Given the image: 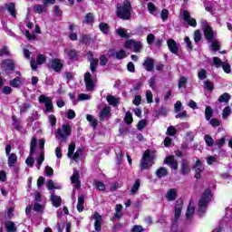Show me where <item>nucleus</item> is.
<instances>
[{
	"label": "nucleus",
	"mask_w": 232,
	"mask_h": 232,
	"mask_svg": "<svg viewBox=\"0 0 232 232\" xmlns=\"http://www.w3.org/2000/svg\"><path fill=\"white\" fill-rule=\"evenodd\" d=\"M116 34L122 39H130V35L126 34V30H124V28H119L116 31Z\"/></svg>",
	"instance_id": "obj_44"
},
{
	"label": "nucleus",
	"mask_w": 232,
	"mask_h": 232,
	"mask_svg": "<svg viewBox=\"0 0 232 232\" xmlns=\"http://www.w3.org/2000/svg\"><path fill=\"white\" fill-rule=\"evenodd\" d=\"M204 140L207 146L209 148L213 147V144H215V140H213V137H211L209 134L205 135Z\"/></svg>",
	"instance_id": "obj_40"
},
{
	"label": "nucleus",
	"mask_w": 232,
	"mask_h": 232,
	"mask_svg": "<svg viewBox=\"0 0 232 232\" xmlns=\"http://www.w3.org/2000/svg\"><path fill=\"white\" fill-rule=\"evenodd\" d=\"M51 202L54 208H61V204H63V198H61V196L52 194Z\"/></svg>",
	"instance_id": "obj_18"
},
{
	"label": "nucleus",
	"mask_w": 232,
	"mask_h": 232,
	"mask_svg": "<svg viewBox=\"0 0 232 232\" xmlns=\"http://www.w3.org/2000/svg\"><path fill=\"white\" fill-rule=\"evenodd\" d=\"M204 85L208 92H213L215 90V84L209 80L205 81Z\"/></svg>",
	"instance_id": "obj_43"
},
{
	"label": "nucleus",
	"mask_w": 232,
	"mask_h": 232,
	"mask_svg": "<svg viewBox=\"0 0 232 232\" xmlns=\"http://www.w3.org/2000/svg\"><path fill=\"white\" fill-rule=\"evenodd\" d=\"M48 68H50L53 72L56 73H61L63 72V64L61 59L59 58H53L50 60L49 63L47 64Z\"/></svg>",
	"instance_id": "obj_6"
},
{
	"label": "nucleus",
	"mask_w": 232,
	"mask_h": 232,
	"mask_svg": "<svg viewBox=\"0 0 232 232\" xmlns=\"http://www.w3.org/2000/svg\"><path fill=\"white\" fill-rule=\"evenodd\" d=\"M231 107L227 106L224 108L223 111H222V118L224 120L227 119L230 115H231Z\"/></svg>",
	"instance_id": "obj_45"
},
{
	"label": "nucleus",
	"mask_w": 232,
	"mask_h": 232,
	"mask_svg": "<svg viewBox=\"0 0 232 232\" xmlns=\"http://www.w3.org/2000/svg\"><path fill=\"white\" fill-rule=\"evenodd\" d=\"M30 108H32V104L25 102L20 108V112L26 113V111H28V110H30Z\"/></svg>",
	"instance_id": "obj_58"
},
{
	"label": "nucleus",
	"mask_w": 232,
	"mask_h": 232,
	"mask_svg": "<svg viewBox=\"0 0 232 232\" xmlns=\"http://www.w3.org/2000/svg\"><path fill=\"white\" fill-rule=\"evenodd\" d=\"M231 100V95L227 92H224L218 97V102H229Z\"/></svg>",
	"instance_id": "obj_32"
},
{
	"label": "nucleus",
	"mask_w": 232,
	"mask_h": 232,
	"mask_svg": "<svg viewBox=\"0 0 232 232\" xmlns=\"http://www.w3.org/2000/svg\"><path fill=\"white\" fill-rule=\"evenodd\" d=\"M86 119L88 122L91 123L92 128H93V130H97V126H99V121H97V119H93L92 114H87Z\"/></svg>",
	"instance_id": "obj_24"
},
{
	"label": "nucleus",
	"mask_w": 232,
	"mask_h": 232,
	"mask_svg": "<svg viewBox=\"0 0 232 232\" xmlns=\"http://www.w3.org/2000/svg\"><path fill=\"white\" fill-rule=\"evenodd\" d=\"M222 124V121H220L217 118H212L210 120V125L213 127V128H218V126H220Z\"/></svg>",
	"instance_id": "obj_52"
},
{
	"label": "nucleus",
	"mask_w": 232,
	"mask_h": 232,
	"mask_svg": "<svg viewBox=\"0 0 232 232\" xmlns=\"http://www.w3.org/2000/svg\"><path fill=\"white\" fill-rule=\"evenodd\" d=\"M133 52L135 53H140L141 50H142V42L140 41H136L134 42V45H133Z\"/></svg>",
	"instance_id": "obj_39"
},
{
	"label": "nucleus",
	"mask_w": 232,
	"mask_h": 232,
	"mask_svg": "<svg viewBox=\"0 0 232 232\" xmlns=\"http://www.w3.org/2000/svg\"><path fill=\"white\" fill-rule=\"evenodd\" d=\"M142 160H140V170L144 171V169H150L151 166H153V156L150 150H147L143 152Z\"/></svg>",
	"instance_id": "obj_4"
},
{
	"label": "nucleus",
	"mask_w": 232,
	"mask_h": 232,
	"mask_svg": "<svg viewBox=\"0 0 232 232\" xmlns=\"http://www.w3.org/2000/svg\"><path fill=\"white\" fill-rule=\"evenodd\" d=\"M140 102H142V96L136 95L134 97V100L132 101V103L134 104V106H140Z\"/></svg>",
	"instance_id": "obj_62"
},
{
	"label": "nucleus",
	"mask_w": 232,
	"mask_h": 232,
	"mask_svg": "<svg viewBox=\"0 0 232 232\" xmlns=\"http://www.w3.org/2000/svg\"><path fill=\"white\" fill-rule=\"evenodd\" d=\"M188 82V78H186L185 76H181L179 80V83L178 86L179 88H184V86H186Z\"/></svg>",
	"instance_id": "obj_56"
},
{
	"label": "nucleus",
	"mask_w": 232,
	"mask_h": 232,
	"mask_svg": "<svg viewBox=\"0 0 232 232\" xmlns=\"http://www.w3.org/2000/svg\"><path fill=\"white\" fill-rule=\"evenodd\" d=\"M167 46L171 53L177 55L179 53V44L174 39H169L167 41Z\"/></svg>",
	"instance_id": "obj_12"
},
{
	"label": "nucleus",
	"mask_w": 232,
	"mask_h": 232,
	"mask_svg": "<svg viewBox=\"0 0 232 232\" xmlns=\"http://www.w3.org/2000/svg\"><path fill=\"white\" fill-rule=\"evenodd\" d=\"M6 55L10 57V51L8 50V46L4 45L2 49H0V57Z\"/></svg>",
	"instance_id": "obj_49"
},
{
	"label": "nucleus",
	"mask_w": 232,
	"mask_h": 232,
	"mask_svg": "<svg viewBox=\"0 0 232 232\" xmlns=\"http://www.w3.org/2000/svg\"><path fill=\"white\" fill-rule=\"evenodd\" d=\"M203 33L205 38L208 43H213V39H215V32L213 31V27L211 25L207 24L203 27Z\"/></svg>",
	"instance_id": "obj_9"
},
{
	"label": "nucleus",
	"mask_w": 232,
	"mask_h": 232,
	"mask_svg": "<svg viewBox=\"0 0 232 232\" xmlns=\"http://www.w3.org/2000/svg\"><path fill=\"white\" fill-rule=\"evenodd\" d=\"M1 68H4L5 70L8 72H14L15 71V63L14 60L7 58L2 61Z\"/></svg>",
	"instance_id": "obj_10"
},
{
	"label": "nucleus",
	"mask_w": 232,
	"mask_h": 232,
	"mask_svg": "<svg viewBox=\"0 0 232 232\" xmlns=\"http://www.w3.org/2000/svg\"><path fill=\"white\" fill-rule=\"evenodd\" d=\"M94 229L95 231H101L102 229V225H101V222H102V216H101L99 214V212H95L94 215Z\"/></svg>",
	"instance_id": "obj_17"
},
{
	"label": "nucleus",
	"mask_w": 232,
	"mask_h": 232,
	"mask_svg": "<svg viewBox=\"0 0 232 232\" xmlns=\"http://www.w3.org/2000/svg\"><path fill=\"white\" fill-rule=\"evenodd\" d=\"M34 11L35 12V14H43L44 12H47V9L44 5H36L34 6Z\"/></svg>",
	"instance_id": "obj_37"
},
{
	"label": "nucleus",
	"mask_w": 232,
	"mask_h": 232,
	"mask_svg": "<svg viewBox=\"0 0 232 232\" xmlns=\"http://www.w3.org/2000/svg\"><path fill=\"white\" fill-rule=\"evenodd\" d=\"M147 8L150 14H151L152 15H157V6H155V4H153L152 2H150L147 5Z\"/></svg>",
	"instance_id": "obj_36"
},
{
	"label": "nucleus",
	"mask_w": 232,
	"mask_h": 232,
	"mask_svg": "<svg viewBox=\"0 0 232 232\" xmlns=\"http://www.w3.org/2000/svg\"><path fill=\"white\" fill-rule=\"evenodd\" d=\"M7 164H8L9 168H14V166H15V164H17V154L11 153L8 156Z\"/></svg>",
	"instance_id": "obj_21"
},
{
	"label": "nucleus",
	"mask_w": 232,
	"mask_h": 232,
	"mask_svg": "<svg viewBox=\"0 0 232 232\" xmlns=\"http://www.w3.org/2000/svg\"><path fill=\"white\" fill-rule=\"evenodd\" d=\"M93 39H92V36L90 34H82L81 39L79 40V43L82 44H86L88 46Z\"/></svg>",
	"instance_id": "obj_25"
},
{
	"label": "nucleus",
	"mask_w": 232,
	"mask_h": 232,
	"mask_svg": "<svg viewBox=\"0 0 232 232\" xmlns=\"http://www.w3.org/2000/svg\"><path fill=\"white\" fill-rule=\"evenodd\" d=\"M80 53H81V52L76 51L75 49H70L67 55L70 59V61H72L73 63H75V61H79Z\"/></svg>",
	"instance_id": "obj_19"
},
{
	"label": "nucleus",
	"mask_w": 232,
	"mask_h": 232,
	"mask_svg": "<svg viewBox=\"0 0 232 232\" xmlns=\"http://www.w3.org/2000/svg\"><path fill=\"white\" fill-rule=\"evenodd\" d=\"M5 6L7 8V12H9L12 17H17V11H15L14 3L5 4Z\"/></svg>",
	"instance_id": "obj_23"
},
{
	"label": "nucleus",
	"mask_w": 232,
	"mask_h": 232,
	"mask_svg": "<svg viewBox=\"0 0 232 232\" xmlns=\"http://www.w3.org/2000/svg\"><path fill=\"white\" fill-rule=\"evenodd\" d=\"M100 64L101 66H106V64H108V57H106L104 54L100 56Z\"/></svg>",
	"instance_id": "obj_64"
},
{
	"label": "nucleus",
	"mask_w": 232,
	"mask_h": 232,
	"mask_svg": "<svg viewBox=\"0 0 232 232\" xmlns=\"http://www.w3.org/2000/svg\"><path fill=\"white\" fill-rule=\"evenodd\" d=\"M80 179H81V174H79V172L77 171L73 172V174L71 177L72 184H77Z\"/></svg>",
	"instance_id": "obj_46"
},
{
	"label": "nucleus",
	"mask_w": 232,
	"mask_h": 232,
	"mask_svg": "<svg viewBox=\"0 0 232 232\" xmlns=\"http://www.w3.org/2000/svg\"><path fill=\"white\" fill-rule=\"evenodd\" d=\"M160 17L162 21H168L169 19V11L168 9H162Z\"/></svg>",
	"instance_id": "obj_50"
},
{
	"label": "nucleus",
	"mask_w": 232,
	"mask_h": 232,
	"mask_svg": "<svg viewBox=\"0 0 232 232\" xmlns=\"http://www.w3.org/2000/svg\"><path fill=\"white\" fill-rule=\"evenodd\" d=\"M139 188H140V180L137 179L135 183L133 184L132 188H130V193L135 195L137 191H139Z\"/></svg>",
	"instance_id": "obj_47"
},
{
	"label": "nucleus",
	"mask_w": 232,
	"mask_h": 232,
	"mask_svg": "<svg viewBox=\"0 0 232 232\" xmlns=\"http://www.w3.org/2000/svg\"><path fill=\"white\" fill-rule=\"evenodd\" d=\"M143 66L147 72H153V68H155V60L150 57L146 58Z\"/></svg>",
	"instance_id": "obj_14"
},
{
	"label": "nucleus",
	"mask_w": 232,
	"mask_h": 232,
	"mask_svg": "<svg viewBox=\"0 0 232 232\" xmlns=\"http://www.w3.org/2000/svg\"><path fill=\"white\" fill-rule=\"evenodd\" d=\"M38 101L41 102V104H46L49 101H51V99L50 97L42 94L39 96Z\"/></svg>",
	"instance_id": "obj_61"
},
{
	"label": "nucleus",
	"mask_w": 232,
	"mask_h": 232,
	"mask_svg": "<svg viewBox=\"0 0 232 232\" xmlns=\"http://www.w3.org/2000/svg\"><path fill=\"white\" fill-rule=\"evenodd\" d=\"M181 215H182V206L178 204L174 207V218H173L172 224H178L179 218H180Z\"/></svg>",
	"instance_id": "obj_15"
},
{
	"label": "nucleus",
	"mask_w": 232,
	"mask_h": 232,
	"mask_svg": "<svg viewBox=\"0 0 232 232\" xmlns=\"http://www.w3.org/2000/svg\"><path fill=\"white\" fill-rule=\"evenodd\" d=\"M83 81H84L85 88L87 92H93V88H95V83L93 82L92 72H85L83 75Z\"/></svg>",
	"instance_id": "obj_8"
},
{
	"label": "nucleus",
	"mask_w": 232,
	"mask_h": 232,
	"mask_svg": "<svg viewBox=\"0 0 232 232\" xmlns=\"http://www.w3.org/2000/svg\"><path fill=\"white\" fill-rule=\"evenodd\" d=\"M213 198V194L211 193L210 188H206L200 196V198L198 202V216L204 217L206 215V211H208V206H209V202H211Z\"/></svg>",
	"instance_id": "obj_1"
},
{
	"label": "nucleus",
	"mask_w": 232,
	"mask_h": 232,
	"mask_svg": "<svg viewBox=\"0 0 232 232\" xmlns=\"http://www.w3.org/2000/svg\"><path fill=\"white\" fill-rule=\"evenodd\" d=\"M178 195L177 188H170L165 195V198H167L169 202H173V200H177Z\"/></svg>",
	"instance_id": "obj_16"
},
{
	"label": "nucleus",
	"mask_w": 232,
	"mask_h": 232,
	"mask_svg": "<svg viewBox=\"0 0 232 232\" xmlns=\"http://www.w3.org/2000/svg\"><path fill=\"white\" fill-rule=\"evenodd\" d=\"M194 41L195 43H200V41H202V34L200 33V30L195 31Z\"/></svg>",
	"instance_id": "obj_53"
},
{
	"label": "nucleus",
	"mask_w": 232,
	"mask_h": 232,
	"mask_svg": "<svg viewBox=\"0 0 232 232\" xmlns=\"http://www.w3.org/2000/svg\"><path fill=\"white\" fill-rule=\"evenodd\" d=\"M156 175L158 179H164V177H168V175H169V172H168V169L165 167H160L156 170Z\"/></svg>",
	"instance_id": "obj_22"
},
{
	"label": "nucleus",
	"mask_w": 232,
	"mask_h": 232,
	"mask_svg": "<svg viewBox=\"0 0 232 232\" xmlns=\"http://www.w3.org/2000/svg\"><path fill=\"white\" fill-rule=\"evenodd\" d=\"M106 101L108 102V104H110V106H116L117 104H119V100L117 98H115V96L109 94L106 97Z\"/></svg>",
	"instance_id": "obj_28"
},
{
	"label": "nucleus",
	"mask_w": 232,
	"mask_h": 232,
	"mask_svg": "<svg viewBox=\"0 0 232 232\" xmlns=\"http://www.w3.org/2000/svg\"><path fill=\"white\" fill-rule=\"evenodd\" d=\"M5 226L7 232L17 231V227H15V223H14L13 221H6Z\"/></svg>",
	"instance_id": "obj_26"
},
{
	"label": "nucleus",
	"mask_w": 232,
	"mask_h": 232,
	"mask_svg": "<svg viewBox=\"0 0 232 232\" xmlns=\"http://www.w3.org/2000/svg\"><path fill=\"white\" fill-rule=\"evenodd\" d=\"M167 135H169L170 137H175V135H177V129H175V127L173 126H169L167 129Z\"/></svg>",
	"instance_id": "obj_54"
},
{
	"label": "nucleus",
	"mask_w": 232,
	"mask_h": 232,
	"mask_svg": "<svg viewBox=\"0 0 232 232\" xmlns=\"http://www.w3.org/2000/svg\"><path fill=\"white\" fill-rule=\"evenodd\" d=\"M192 169L196 173L194 175V179H197V180H199V179H201L202 173H203V171L205 169L204 164L202 163L200 159H198L196 160L195 164H193V166H192Z\"/></svg>",
	"instance_id": "obj_7"
},
{
	"label": "nucleus",
	"mask_w": 232,
	"mask_h": 232,
	"mask_svg": "<svg viewBox=\"0 0 232 232\" xmlns=\"http://www.w3.org/2000/svg\"><path fill=\"white\" fill-rule=\"evenodd\" d=\"M146 124H148V121H146V120H140L137 124V130H139V131H141V130H144V128H146Z\"/></svg>",
	"instance_id": "obj_55"
},
{
	"label": "nucleus",
	"mask_w": 232,
	"mask_h": 232,
	"mask_svg": "<svg viewBox=\"0 0 232 232\" xmlns=\"http://www.w3.org/2000/svg\"><path fill=\"white\" fill-rule=\"evenodd\" d=\"M94 186L98 191H106V185L100 180L94 181Z\"/></svg>",
	"instance_id": "obj_35"
},
{
	"label": "nucleus",
	"mask_w": 232,
	"mask_h": 232,
	"mask_svg": "<svg viewBox=\"0 0 232 232\" xmlns=\"http://www.w3.org/2000/svg\"><path fill=\"white\" fill-rule=\"evenodd\" d=\"M35 148H37V138L34 137L30 144L29 157L25 160V163L27 164V166H29V168H34V164L35 162V160L34 159V157H32V155L35 153Z\"/></svg>",
	"instance_id": "obj_5"
},
{
	"label": "nucleus",
	"mask_w": 232,
	"mask_h": 232,
	"mask_svg": "<svg viewBox=\"0 0 232 232\" xmlns=\"http://www.w3.org/2000/svg\"><path fill=\"white\" fill-rule=\"evenodd\" d=\"M37 64H44L46 63V55L44 54H38L36 57Z\"/></svg>",
	"instance_id": "obj_51"
},
{
	"label": "nucleus",
	"mask_w": 232,
	"mask_h": 232,
	"mask_svg": "<svg viewBox=\"0 0 232 232\" xmlns=\"http://www.w3.org/2000/svg\"><path fill=\"white\" fill-rule=\"evenodd\" d=\"M164 164H167L171 169H175L176 171L179 169V161L175 160V156L173 155L167 156V158L164 160Z\"/></svg>",
	"instance_id": "obj_11"
},
{
	"label": "nucleus",
	"mask_w": 232,
	"mask_h": 232,
	"mask_svg": "<svg viewBox=\"0 0 232 232\" xmlns=\"http://www.w3.org/2000/svg\"><path fill=\"white\" fill-rule=\"evenodd\" d=\"M89 63L92 73H95L97 72V66H99V59L92 60Z\"/></svg>",
	"instance_id": "obj_30"
},
{
	"label": "nucleus",
	"mask_w": 232,
	"mask_h": 232,
	"mask_svg": "<svg viewBox=\"0 0 232 232\" xmlns=\"http://www.w3.org/2000/svg\"><path fill=\"white\" fill-rule=\"evenodd\" d=\"M111 117V108L110 106H105L100 112L99 119L100 121H104Z\"/></svg>",
	"instance_id": "obj_13"
},
{
	"label": "nucleus",
	"mask_w": 232,
	"mask_h": 232,
	"mask_svg": "<svg viewBox=\"0 0 232 232\" xmlns=\"http://www.w3.org/2000/svg\"><path fill=\"white\" fill-rule=\"evenodd\" d=\"M115 57L118 61H121V59H126V51L123 49L115 53Z\"/></svg>",
	"instance_id": "obj_42"
},
{
	"label": "nucleus",
	"mask_w": 232,
	"mask_h": 232,
	"mask_svg": "<svg viewBox=\"0 0 232 232\" xmlns=\"http://www.w3.org/2000/svg\"><path fill=\"white\" fill-rule=\"evenodd\" d=\"M9 84L12 86V88H19V86L23 84V82L21 81V77H16L11 80Z\"/></svg>",
	"instance_id": "obj_27"
},
{
	"label": "nucleus",
	"mask_w": 232,
	"mask_h": 232,
	"mask_svg": "<svg viewBox=\"0 0 232 232\" xmlns=\"http://www.w3.org/2000/svg\"><path fill=\"white\" fill-rule=\"evenodd\" d=\"M124 121L127 124V126H130V124H133V115L131 114V111H128L124 117Z\"/></svg>",
	"instance_id": "obj_29"
},
{
	"label": "nucleus",
	"mask_w": 232,
	"mask_h": 232,
	"mask_svg": "<svg viewBox=\"0 0 232 232\" xmlns=\"http://www.w3.org/2000/svg\"><path fill=\"white\" fill-rule=\"evenodd\" d=\"M95 20V17L93 16V14L92 13H88L83 20V24H92V23H93V21Z\"/></svg>",
	"instance_id": "obj_34"
},
{
	"label": "nucleus",
	"mask_w": 232,
	"mask_h": 232,
	"mask_svg": "<svg viewBox=\"0 0 232 232\" xmlns=\"http://www.w3.org/2000/svg\"><path fill=\"white\" fill-rule=\"evenodd\" d=\"M82 153V149L78 148L77 150L72 154V160L77 161L79 160V157Z\"/></svg>",
	"instance_id": "obj_57"
},
{
	"label": "nucleus",
	"mask_w": 232,
	"mask_h": 232,
	"mask_svg": "<svg viewBox=\"0 0 232 232\" xmlns=\"http://www.w3.org/2000/svg\"><path fill=\"white\" fill-rule=\"evenodd\" d=\"M34 211H36V213H42L43 211V205H41L40 203H34V207H33Z\"/></svg>",
	"instance_id": "obj_63"
},
{
	"label": "nucleus",
	"mask_w": 232,
	"mask_h": 232,
	"mask_svg": "<svg viewBox=\"0 0 232 232\" xmlns=\"http://www.w3.org/2000/svg\"><path fill=\"white\" fill-rule=\"evenodd\" d=\"M211 117H213V109L211 106H207L205 109V119L206 121H210Z\"/></svg>",
	"instance_id": "obj_33"
},
{
	"label": "nucleus",
	"mask_w": 232,
	"mask_h": 232,
	"mask_svg": "<svg viewBox=\"0 0 232 232\" xmlns=\"http://www.w3.org/2000/svg\"><path fill=\"white\" fill-rule=\"evenodd\" d=\"M180 173L184 176L189 173V162H188V160H181Z\"/></svg>",
	"instance_id": "obj_20"
},
{
	"label": "nucleus",
	"mask_w": 232,
	"mask_h": 232,
	"mask_svg": "<svg viewBox=\"0 0 232 232\" xmlns=\"http://www.w3.org/2000/svg\"><path fill=\"white\" fill-rule=\"evenodd\" d=\"M213 64H215V66L217 68H220V66H222V64H224V63L222 62V60L217 56L213 57Z\"/></svg>",
	"instance_id": "obj_59"
},
{
	"label": "nucleus",
	"mask_w": 232,
	"mask_h": 232,
	"mask_svg": "<svg viewBox=\"0 0 232 232\" xmlns=\"http://www.w3.org/2000/svg\"><path fill=\"white\" fill-rule=\"evenodd\" d=\"M74 151H75V143L72 142L68 148V153H67L68 157H72Z\"/></svg>",
	"instance_id": "obj_60"
},
{
	"label": "nucleus",
	"mask_w": 232,
	"mask_h": 232,
	"mask_svg": "<svg viewBox=\"0 0 232 232\" xmlns=\"http://www.w3.org/2000/svg\"><path fill=\"white\" fill-rule=\"evenodd\" d=\"M198 77L200 81H204V79H208V72H206L205 69H201L198 72Z\"/></svg>",
	"instance_id": "obj_48"
},
{
	"label": "nucleus",
	"mask_w": 232,
	"mask_h": 232,
	"mask_svg": "<svg viewBox=\"0 0 232 232\" xmlns=\"http://www.w3.org/2000/svg\"><path fill=\"white\" fill-rule=\"evenodd\" d=\"M99 28L102 34H109L110 33V25L106 23H100Z\"/></svg>",
	"instance_id": "obj_38"
},
{
	"label": "nucleus",
	"mask_w": 232,
	"mask_h": 232,
	"mask_svg": "<svg viewBox=\"0 0 232 232\" xmlns=\"http://www.w3.org/2000/svg\"><path fill=\"white\" fill-rule=\"evenodd\" d=\"M54 135L58 140H66L72 135V126L70 123L62 125V129H57Z\"/></svg>",
	"instance_id": "obj_3"
},
{
	"label": "nucleus",
	"mask_w": 232,
	"mask_h": 232,
	"mask_svg": "<svg viewBox=\"0 0 232 232\" xmlns=\"http://www.w3.org/2000/svg\"><path fill=\"white\" fill-rule=\"evenodd\" d=\"M194 215H195V207L188 206L186 212L187 220H191Z\"/></svg>",
	"instance_id": "obj_31"
},
{
	"label": "nucleus",
	"mask_w": 232,
	"mask_h": 232,
	"mask_svg": "<svg viewBox=\"0 0 232 232\" xmlns=\"http://www.w3.org/2000/svg\"><path fill=\"white\" fill-rule=\"evenodd\" d=\"M131 2L130 0H124L123 4H117L116 6V16L123 21H130L131 19Z\"/></svg>",
	"instance_id": "obj_2"
},
{
	"label": "nucleus",
	"mask_w": 232,
	"mask_h": 232,
	"mask_svg": "<svg viewBox=\"0 0 232 232\" xmlns=\"http://www.w3.org/2000/svg\"><path fill=\"white\" fill-rule=\"evenodd\" d=\"M44 162V152H40V155L36 160V168L37 169H41V166Z\"/></svg>",
	"instance_id": "obj_41"
}]
</instances>
